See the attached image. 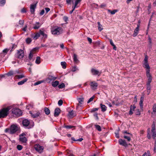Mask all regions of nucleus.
<instances>
[{"mask_svg": "<svg viewBox=\"0 0 156 156\" xmlns=\"http://www.w3.org/2000/svg\"><path fill=\"white\" fill-rule=\"evenodd\" d=\"M11 106L3 108L0 110V118L6 117L9 114V110L12 108Z\"/></svg>", "mask_w": 156, "mask_h": 156, "instance_id": "obj_1", "label": "nucleus"}, {"mask_svg": "<svg viewBox=\"0 0 156 156\" xmlns=\"http://www.w3.org/2000/svg\"><path fill=\"white\" fill-rule=\"evenodd\" d=\"M10 134H14L16 133H19L20 129V127L16 124H12L10 127Z\"/></svg>", "mask_w": 156, "mask_h": 156, "instance_id": "obj_2", "label": "nucleus"}, {"mask_svg": "<svg viewBox=\"0 0 156 156\" xmlns=\"http://www.w3.org/2000/svg\"><path fill=\"white\" fill-rule=\"evenodd\" d=\"M62 28L60 27L55 28L51 30L52 34L54 35H59L62 33Z\"/></svg>", "mask_w": 156, "mask_h": 156, "instance_id": "obj_3", "label": "nucleus"}, {"mask_svg": "<svg viewBox=\"0 0 156 156\" xmlns=\"http://www.w3.org/2000/svg\"><path fill=\"white\" fill-rule=\"evenodd\" d=\"M148 56L146 55L145 56V58L144 59V62L143 63V66L146 69V72L149 70L150 71V68L148 63Z\"/></svg>", "mask_w": 156, "mask_h": 156, "instance_id": "obj_4", "label": "nucleus"}, {"mask_svg": "<svg viewBox=\"0 0 156 156\" xmlns=\"http://www.w3.org/2000/svg\"><path fill=\"white\" fill-rule=\"evenodd\" d=\"M22 123L24 127L28 129L31 128L34 126L31 125L30 121L27 119L23 120V121Z\"/></svg>", "mask_w": 156, "mask_h": 156, "instance_id": "obj_5", "label": "nucleus"}, {"mask_svg": "<svg viewBox=\"0 0 156 156\" xmlns=\"http://www.w3.org/2000/svg\"><path fill=\"white\" fill-rule=\"evenodd\" d=\"M12 113L16 116L19 117L22 114L21 111L18 108H14L12 109Z\"/></svg>", "mask_w": 156, "mask_h": 156, "instance_id": "obj_6", "label": "nucleus"}, {"mask_svg": "<svg viewBox=\"0 0 156 156\" xmlns=\"http://www.w3.org/2000/svg\"><path fill=\"white\" fill-rule=\"evenodd\" d=\"M24 54L23 51L22 50H19L17 51V53L15 54L16 58L21 59L24 57Z\"/></svg>", "mask_w": 156, "mask_h": 156, "instance_id": "obj_7", "label": "nucleus"}, {"mask_svg": "<svg viewBox=\"0 0 156 156\" xmlns=\"http://www.w3.org/2000/svg\"><path fill=\"white\" fill-rule=\"evenodd\" d=\"M34 148L36 151L40 153L42 152L44 149L43 146H40L39 144L35 145Z\"/></svg>", "mask_w": 156, "mask_h": 156, "instance_id": "obj_8", "label": "nucleus"}, {"mask_svg": "<svg viewBox=\"0 0 156 156\" xmlns=\"http://www.w3.org/2000/svg\"><path fill=\"white\" fill-rule=\"evenodd\" d=\"M81 1V0H76V1H75L74 5L72 7L73 10L70 11L69 12L70 14H71L73 13V12L76 8H77L79 7V6H78V3L80 2Z\"/></svg>", "mask_w": 156, "mask_h": 156, "instance_id": "obj_9", "label": "nucleus"}, {"mask_svg": "<svg viewBox=\"0 0 156 156\" xmlns=\"http://www.w3.org/2000/svg\"><path fill=\"white\" fill-rule=\"evenodd\" d=\"M91 73L93 75H98L99 76L101 74V72L95 69L92 68L91 69Z\"/></svg>", "mask_w": 156, "mask_h": 156, "instance_id": "obj_10", "label": "nucleus"}, {"mask_svg": "<svg viewBox=\"0 0 156 156\" xmlns=\"http://www.w3.org/2000/svg\"><path fill=\"white\" fill-rule=\"evenodd\" d=\"M146 76L148 78V81L147 82V83H150L151 82L152 77L151 74L150 73V71L149 70L146 72Z\"/></svg>", "mask_w": 156, "mask_h": 156, "instance_id": "obj_11", "label": "nucleus"}, {"mask_svg": "<svg viewBox=\"0 0 156 156\" xmlns=\"http://www.w3.org/2000/svg\"><path fill=\"white\" fill-rule=\"evenodd\" d=\"M30 113L31 114L32 117L33 118H37L39 116L40 114V112H32L30 111Z\"/></svg>", "mask_w": 156, "mask_h": 156, "instance_id": "obj_12", "label": "nucleus"}, {"mask_svg": "<svg viewBox=\"0 0 156 156\" xmlns=\"http://www.w3.org/2000/svg\"><path fill=\"white\" fill-rule=\"evenodd\" d=\"M39 48L37 47H36L34 48L31 51L29 55V58L30 60L33 57V54L35 53V52L37 50H38Z\"/></svg>", "mask_w": 156, "mask_h": 156, "instance_id": "obj_13", "label": "nucleus"}, {"mask_svg": "<svg viewBox=\"0 0 156 156\" xmlns=\"http://www.w3.org/2000/svg\"><path fill=\"white\" fill-rule=\"evenodd\" d=\"M118 142L119 144L122 146L125 147L128 146V144L125 140L120 139H119Z\"/></svg>", "mask_w": 156, "mask_h": 156, "instance_id": "obj_14", "label": "nucleus"}, {"mask_svg": "<svg viewBox=\"0 0 156 156\" xmlns=\"http://www.w3.org/2000/svg\"><path fill=\"white\" fill-rule=\"evenodd\" d=\"M90 85L91 88L94 90L96 89L98 86V83L95 81L91 82Z\"/></svg>", "mask_w": 156, "mask_h": 156, "instance_id": "obj_15", "label": "nucleus"}, {"mask_svg": "<svg viewBox=\"0 0 156 156\" xmlns=\"http://www.w3.org/2000/svg\"><path fill=\"white\" fill-rule=\"evenodd\" d=\"M140 26V25L139 24L137 25V27L135 29L134 31V33L133 34V36L134 37H136L138 34L139 31Z\"/></svg>", "mask_w": 156, "mask_h": 156, "instance_id": "obj_16", "label": "nucleus"}, {"mask_svg": "<svg viewBox=\"0 0 156 156\" xmlns=\"http://www.w3.org/2000/svg\"><path fill=\"white\" fill-rule=\"evenodd\" d=\"M61 110L59 108H56L55 110L54 115L55 117H57L60 113Z\"/></svg>", "mask_w": 156, "mask_h": 156, "instance_id": "obj_17", "label": "nucleus"}, {"mask_svg": "<svg viewBox=\"0 0 156 156\" xmlns=\"http://www.w3.org/2000/svg\"><path fill=\"white\" fill-rule=\"evenodd\" d=\"M68 115L70 118H73L76 115V112L73 110L70 111L69 112Z\"/></svg>", "mask_w": 156, "mask_h": 156, "instance_id": "obj_18", "label": "nucleus"}, {"mask_svg": "<svg viewBox=\"0 0 156 156\" xmlns=\"http://www.w3.org/2000/svg\"><path fill=\"white\" fill-rule=\"evenodd\" d=\"M41 24L39 22H36V23L33 24V28L34 29H38L41 26Z\"/></svg>", "mask_w": 156, "mask_h": 156, "instance_id": "obj_19", "label": "nucleus"}, {"mask_svg": "<svg viewBox=\"0 0 156 156\" xmlns=\"http://www.w3.org/2000/svg\"><path fill=\"white\" fill-rule=\"evenodd\" d=\"M36 5V4L31 5L30 7V11L32 14L34 13Z\"/></svg>", "mask_w": 156, "mask_h": 156, "instance_id": "obj_20", "label": "nucleus"}, {"mask_svg": "<svg viewBox=\"0 0 156 156\" xmlns=\"http://www.w3.org/2000/svg\"><path fill=\"white\" fill-rule=\"evenodd\" d=\"M136 107L135 105H131L130 106V110L129 112V115H132L133 114V111H134L136 108Z\"/></svg>", "mask_w": 156, "mask_h": 156, "instance_id": "obj_21", "label": "nucleus"}, {"mask_svg": "<svg viewBox=\"0 0 156 156\" xmlns=\"http://www.w3.org/2000/svg\"><path fill=\"white\" fill-rule=\"evenodd\" d=\"M77 100L79 102V104L77 106V108L78 107V106L82 104V102H83L84 101V98L82 97L80 98H77Z\"/></svg>", "mask_w": 156, "mask_h": 156, "instance_id": "obj_22", "label": "nucleus"}, {"mask_svg": "<svg viewBox=\"0 0 156 156\" xmlns=\"http://www.w3.org/2000/svg\"><path fill=\"white\" fill-rule=\"evenodd\" d=\"M64 127L67 129H72V130L75 129L76 126L71 125H65Z\"/></svg>", "mask_w": 156, "mask_h": 156, "instance_id": "obj_23", "label": "nucleus"}, {"mask_svg": "<svg viewBox=\"0 0 156 156\" xmlns=\"http://www.w3.org/2000/svg\"><path fill=\"white\" fill-rule=\"evenodd\" d=\"M20 140L22 143H26L27 141V138L25 137H20Z\"/></svg>", "mask_w": 156, "mask_h": 156, "instance_id": "obj_24", "label": "nucleus"}, {"mask_svg": "<svg viewBox=\"0 0 156 156\" xmlns=\"http://www.w3.org/2000/svg\"><path fill=\"white\" fill-rule=\"evenodd\" d=\"M28 80L27 78H25L22 80V81H20L18 83V84L19 85H22L25 82H26Z\"/></svg>", "mask_w": 156, "mask_h": 156, "instance_id": "obj_25", "label": "nucleus"}, {"mask_svg": "<svg viewBox=\"0 0 156 156\" xmlns=\"http://www.w3.org/2000/svg\"><path fill=\"white\" fill-rule=\"evenodd\" d=\"M100 106L101 109V111L102 112H104L106 110L107 107L105 105H103L102 104H101Z\"/></svg>", "mask_w": 156, "mask_h": 156, "instance_id": "obj_26", "label": "nucleus"}, {"mask_svg": "<svg viewBox=\"0 0 156 156\" xmlns=\"http://www.w3.org/2000/svg\"><path fill=\"white\" fill-rule=\"evenodd\" d=\"M73 59L74 62L76 63H78L79 62V61L77 58V55L75 54H73Z\"/></svg>", "mask_w": 156, "mask_h": 156, "instance_id": "obj_27", "label": "nucleus"}, {"mask_svg": "<svg viewBox=\"0 0 156 156\" xmlns=\"http://www.w3.org/2000/svg\"><path fill=\"white\" fill-rule=\"evenodd\" d=\"M39 32L40 35L43 36V37L44 38H46L47 37V35L46 34H45L43 31H41V30H40Z\"/></svg>", "mask_w": 156, "mask_h": 156, "instance_id": "obj_28", "label": "nucleus"}, {"mask_svg": "<svg viewBox=\"0 0 156 156\" xmlns=\"http://www.w3.org/2000/svg\"><path fill=\"white\" fill-rule=\"evenodd\" d=\"M147 92H148V94L150 92V90L151 89V86L150 85V83H147Z\"/></svg>", "mask_w": 156, "mask_h": 156, "instance_id": "obj_29", "label": "nucleus"}, {"mask_svg": "<svg viewBox=\"0 0 156 156\" xmlns=\"http://www.w3.org/2000/svg\"><path fill=\"white\" fill-rule=\"evenodd\" d=\"M108 12L110 13L111 14L113 15L117 12L118 11V10L117 9H114L112 11L111 10L108 9Z\"/></svg>", "mask_w": 156, "mask_h": 156, "instance_id": "obj_30", "label": "nucleus"}, {"mask_svg": "<svg viewBox=\"0 0 156 156\" xmlns=\"http://www.w3.org/2000/svg\"><path fill=\"white\" fill-rule=\"evenodd\" d=\"M9 49L7 48H5L2 51V53L1 54L3 55V56H4L6 55L7 52L9 51Z\"/></svg>", "mask_w": 156, "mask_h": 156, "instance_id": "obj_31", "label": "nucleus"}, {"mask_svg": "<svg viewBox=\"0 0 156 156\" xmlns=\"http://www.w3.org/2000/svg\"><path fill=\"white\" fill-rule=\"evenodd\" d=\"M41 58L40 57L37 56L36 58V59L35 61V63L37 64H38L41 63Z\"/></svg>", "mask_w": 156, "mask_h": 156, "instance_id": "obj_32", "label": "nucleus"}, {"mask_svg": "<svg viewBox=\"0 0 156 156\" xmlns=\"http://www.w3.org/2000/svg\"><path fill=\"white\" fill-rule=\"evenodd\" d=\"M56 79V77H54L52 76H49L47 79L50 80V81L51 80H55Z\"/></svg>", "mask_w": 156, "mask_h": 156, "instance_id": "obj_33", "label": "nucleus"}, {"mask_svg": "<svg viewBox=\"0 0 156 156\" xmlns=\"http://www.w3.org/2000/svg\"><path fill=\"white\" fill-rule=\"evenodd\" d=\"M44 111L45 114L47 115H49L50 113V111L47 108L45 107L44 108Z\"/></svg>", "mask_w": 156, "mask_h": 156, "instance_id": "obj_34", "label": "nucleus"}, {"mask_svg": "<svg viewBox=\"0 0 156 156\" xmlns=\"http://www.w3.org/2000/svg\"><path fill=\"white\" fill-rule=\"evenodd\" d=\"M97 23L98 25V30L100 31H101L103 29L102 28V25H101V24L99 22H98Z\"/></svg>", "mask_w": 156, "mask_h": 156, "instance_id": "obj_35", "label": "nucleus"}, {"mask_svg": "<svg viewBox=\"0 0 156 156\" xmlns=\"http://www.w3.org/2000/svg\"><path fill=\"white\" fill-rule=\"evenodd\" d=\"M40 32L36 33L34 36L33 37L34 38L35 40L37 39L40 36Z\"/></svg>", "mask_w": 156, "mask_h": 156, "instance_id": "obj_36", "label": "nucleus"}, {"mask_svg": "<svg viewBox=\"0 0 156 156\" xmlns=\"http://www.w3.org/2000/svg\"><path fill=\"white\" fill-rule=\"evenodd\" d=\"M59 82L58 81H55L52 83V86L54 87H56L58 85Z\"/></svg>", "mask_w": 156, "mask_h": 156, "instance_id": "obj_37", "label": "nucleus"}, {"mask_svg": "<svg viewBox=\"0 0 156 156\" xmlns=\"http://www.w3.org/2000/svg\"><path fill=\"white\" fill-rule=\"evenodd\" d=\"M5 3V0H0V5L3 6Z\"/></svg>", "mask_w": 156, "mask_h": 156, "instance_id": "obj_38", "label": "nucleus"}, {"mask_svg": "<svg viewBox=\"0 0 156 156\" xmlns=\"http://www.w3.org/2000/svg\"><path fill=\"white\" fill-rule=\"evenodd\" d=\"M95 128L99 131H101V126L98 125H95Z\"/></svg>", "mask_w": 156, "mask_h": 156, "instance_id": "obj_39", "label": "nucleus"}, {"mask_svg": "<svg viewBox=\"0 0 156 156\" xmlns=\"http://www.w3.org/2000/svg\"><path fill=\"white\" fill-rule=\"evenodd\" d=\"M15 77L18 79H21L24 77L25 76L24 75L22 74L21 75H16L15 76Z\"/></svg>", "mask_w": 156, "mask_h": 156, "instance_id": "obj_40", "label": "nucleus"}, {"mask_svg": "<svg viewBox=\"0 0 156 156\" xmlns=\"http://www.w3.org/2000/svg\"><path fill=\"white\" fill-rule=\"evenodd\" d=\"M61 64L63 69H65L66 68V63L65 62H62Z\"/></svg>", "mask_w": 156, "mask_h": 156, "instance_id": "obj_41", "label": "nucleus"}, {"mask_svg": "<svg viewBox=\"0 0 156 156\" xmlns=\"http://www.w3.org/2000/svg\"><path fill=\"white\" fill-rule=\"evenodd\" d=\"M155 125L153 124L152 126V129L151 130V132H154L155 131Z\"/></svg>", "mask_w": 156, "mask_h": 156, "instance_id": "obj_42", "label": "nucleus"}, {"mask_svg": "<svg viewBox=\"0 0 156 156\" xmlns=\"http://www.w3.org/2000/svg\"><path fill=\"white\" fill-rule=\"evenodd\" d=\"M94 98V96H93L91 98H90L89 100L87 102V103H89L90 102L92 101H93Z\"/></svg>", "mask_w": 156, "mask_h": 156, "instance_id": "obj_43", "label": "nucleus"}, {"mask_svg": "<svg viewBox=\"0 0 156 156\" xmlns=\"http://www.w3.org/2000/svg\"><path fill=\"white\" fill-rule=\"evenodd\" d=\"M65 86V85L64 83H62L58 85V87L60 89L63 88Z\"/></svg>", "mask_w": 156, "mask_h": 156, "instance_id": "obj_44", "label": "nucleus"}, {"mask_svg": "<svg viewBox=\"0 0 156 156\" xmlns=\"http://www.w3.org/2000/svg\"><path fill=\"white\" fill-rule=\"evenodd\" d=\"M136 115H140V112L139 109H136Z\"/></svg>", "mask_w": 156, "mask_h": 156, "instance_id": "obj_45", "label": "nucleus"}, {"mask_svg": "<svg viewBox=\"0 0 156 156\" xmlns=\"http://www.w3.org/2000/svg\"><path fill=\"white\" fill-rule=\"evenodd\" d=\"M124 138L127 140V141H130L131 140V138L129 136H124Z\"/></svg>", "mask_w": 156, "mask_h": 156, "instance_id": "obj_46", "label": "nucleus"}, {"mask_svg": "<svg viewBox=\"0 0 156 156\" xmlns=\"http://www.w3.org/2000/svg\"><path fill=\"white\" fill-rule=\"evenodd\" d=\"M99 108H93L91 110L90 112H94L97 111L98 110Z\"/></svg>", "mask_w": 156, "mask_h": 156, "instance_id": "obj_47", "label": "nucleus"}, {"mask_svg": "<svg viewBox=\"0 0 156 156\" xmlns=\"http://www.w3.org/2000/svg\"><path fill=\"white\" fill-rule=\"evenodd\" d=\"M22 148L23 147L21 145H18L17 146V148L18 150L20 151L21 150Z\"/></svg>", "mask_w": 156, "mask_h": 156, "instance_id": "obj_48", "label": "nucleus"}, {"mask_svg": "<svg viewBox=\"0 0 156 156\" xmlns=\"http://www.w3.org/2000/svg\"><path fill=\"white\" fill-rule=\"evenodd\" d=\"M143 101H140V102L139 105L141 109H142L143 108Z\"/></svg>", "mask_w": 156, "mask_h": 156, "instance_id": "obj_49", "label": "nucleus"}, {"mask_svg": "<svg viewBox=\"0 0 156 156\" xmlns=\"http://www.w3.org/2000/svg\"><path fill=\"white\" fill-rule=\"evenodd\" d=\"M31 38H27L26 40V42L27 44H29L31 42Z\"/></svg>", "mask_w": 156, "mask_h": 156, "instance_id": "obj_50", "label": "nucleus"}, {"mask_svg": "<svg viewBox=\"0 0 156 156\" xmlns=\"http://www.w3.org/2000/svg\"><path fill=\"white\" fill-rule=\"evenodd\" d=\"M153 111L154 112H156V104H154L153 106Z\"/></svg>", "mask_w": 156, "mask_h": 156, "instance_id": "obj_51", "label": "nucleus"}, {"mask_svg": "<svg viewBox=\"0 0 156 156\" xmlns=\"http://www.w3.org/2000/svg\"><path fill=\"white\" fill-rule=\"evenodd\" d=\"M14 74L13 71H10L7 73V75L8 76H11Z\"/></svg>", "mask_w": 156, "mask_h": 156, "instance_id": "obj_52", "label": "nucleus"}, {"mask_svg": "<svg viewBox=\"0 0 156 156\" xmlns=\"http://www.w3.org/2000/svg\"><path fill=\"white\" fill-rule=\"evenodd\" d=\"M33 105H31L30 104L28 105H27L26 107L27 108V109H30V108H33Z\"/></svg>", "mask_w": 156, "mask_h": 156, "instance_id": "obj_53", "label": "nucleus"}, {"mask_svg": "<svg viewBox=\"0 0 156 156\" xmlns=\"http://www.w3.org/2000/svg\"><path fill=\"white\" fill-rule=\"evenodd\" d=\"M63 102L62 100H60L58 102V104L59 106H61L62 105Z\"/></svg>", "mask_w": 156, "mask_h": 156, "instance_id": "obj_54", "label": "nucleus"}, {"mask_svg": "<svg viewBox=\"0 0 156 156\" xmlns=\"http://www.w3.org/2000/svg\"><path fill=\"white\" fill-rule=\"evenodd\" d=\"M77 70H78V69L76 66H74L73 67L72 70L73 72H75Z\"/></svg>", "mask_w": 156, "mask_h": 156, "instance_id": "obj_55", "label": "nucleus"}, {"mask_svg": "<svg viewBox=\"0 0 156 156\" xmlns=\"http://www.w3.org/2000/svg\"><path fill=\"white\" fill-rule=\"evenodd\" d=\"M152 133V136L154 139H155V137H156V133L155 131L154 132H151Z\"/></svg>", "mask_w": 156, "mask_h": 156, "instance_id": "obj_56", "label": "nucleus"}, {"mask_svg": "<svg viewBox=\"0 0 156 156\" xmlns=\"http://www.w3.org/2000/svg\"><path fill=\"white\" fill-rule=\"evenodd\" d=\"M63 19L65 22H67L68 20V18L66 16H64L63 17Z\"/></svg>", "mask_w": 156, "mask_h": 156, "instance_id": "obj_57", "label": "nucleus"}, {"mask_svg": "<svg viewBox=\"0 0 156 156\" xmlns=\"http://www.w3.org/2000/svg\"><path fill=\"white\" fill-rule=\"evenodd\" d=\"M5 132H8L10 134V128H6L5 130Z\"/></svg>", "mask_w": 156, "mask_h": 156, "instance_id": "obj_58", "label": "nucleus"}, {"mask_svg": "<svg viewBox=\"0 0 156 156\" xmlns=\"http://www.w3.org/2000/svg\"><path fill=\"white\" fill-rule=\"evenodd\" d=\"M24 23V20H20L19 21V24L20 25H23Z\"/></svg>", "mask_w": 156, "mask_h": 156, "instance_id": "obj_59", "label": "nucleus"}, {"mask_svg": "<svg viewBox=\"0 0 156 156\" xmlns=\"http://www.w3.org/2000/svg\"><path fill=\"white\" fill-rule=\"evenodd\" d=\"M42 83V82L41 81H38L37 82H36L34 84V85H38L40 83Z\"/></svg>", "mask_w": 156, "mask_h": 156, "instance_id": "obj_60", "label": "nucleus"}, {"mask_svg": "<svg viewBox=\"0 0 156 156\" xmlns=\"http://www.w3.org/2000/svg\"><path fill=\"white\" fill-rule=\"evenodd\" d=\"M45 9L46 13H47L50 10V9L49 8H45Z\"/></svg>", "mask_w": 156, "mask_h": 156, "instance_id": "obj_61", "label": "nucleus"}, {"mask_svg": "<svg viewBox=\"0 0 156 156\" xmlns=\"http://www.w3.org/2000/svg\"><path fill=\"white\" fill-rule=\"evenodd\" d=\"M21 12L22 13H24L26 12V10L24 8H23L21 11Z\"/></svg>", "mask_w": 156, "mask_h": 156, "instance_id": "obj_62", "label": "nucleus"}, {"mask_svg": "<svg viewBox=\"0 0 156 156\" xmlns=\"http://www.w3.org/2000/svg\"><path fill=\"white\" fill-rule=\"evenodd\" d=\"M87 40L89 41L90 43L91 44L92 42V40L91 38L90 37H88L87 38Z\"/></svg>", "mask_w": 156, "mask_h": 156, "instance_id": "obj_63", "label": "nucleus"}, {"mask_svg": "<svg viewBox=\"0 0 156 156\" xmlns=\"http://www.w3.org/2000/svg\"><path fill=\"white\" fill-rule=\"evenodd\" d=\"M154 150L155 152H156V140H155V144L154 145Z\"/></svg>", "mask_w": 156, "mask_h": 156, "instance_id": "obj_64", "label": "nucleus"}]
</instances>
